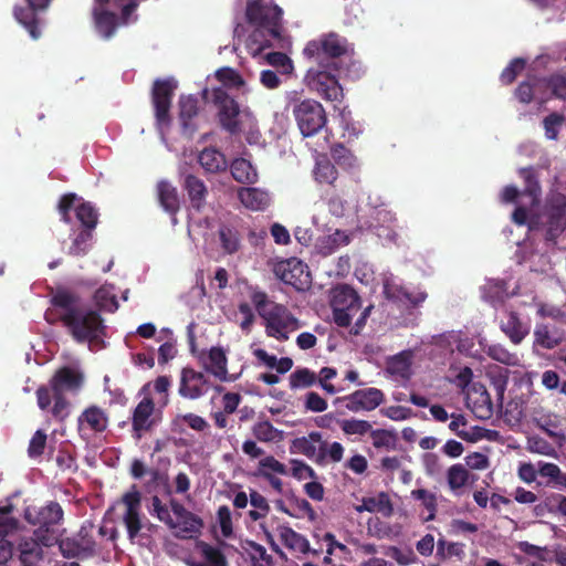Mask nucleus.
<instances>
[{"label": "nucleus", "mask_w": 566, "mask_h": 566, "mask_svg": "<svg viewBox=\"0 0 566 566\" xmlns=\"http://www.w3.org/2000/svg\"><path fill=\"white\" fill-rule=\"evenodd\" d=\"M467 407L481 420L490 419L492 416L491 397L480 384H475L467 394Z\"/></svg>", "instance_id": "23"}, {"label": "nucleus", "mask_w": 566, "mask_h": 566, "mask_svg": "<svg viewBox=\"0 0 566 566\" xmlns=\"http://www.w3.org/2000/svg\"><path fill=\"white\" fill-rule=\"evenodd\" d=\"M76 200L77 197H75V193H64L60 197L59 214L60 221L64 222V224H70V212L77 207V205H75Z\"/></svg>", "instance_id": "62"}, {"label": "nucleus", "mask_w": 566, "mask_h": 566, "mask_svg": "<svg viewBox=\"0 0 566 566\" xmlns=\"http://www.w3.org/2000/svg\"><path fill=\"white\" fill-rule=\"evenodd\" d=\"M523 69H525V60L522 57H515L505 66L504 71H502V74H500V81L504 83L505 85H510L513 82H515L516 75H518Z\"/></svg>", "instance_id": "60"}, {"label": "nucleus", "mask_w": 566, "mask_h": 566, "mask_svg": "<svg viewBox=\"0 0 566 566\" xmlns=\"http://www.w3.org/2000/svg\"><path fill=\"white\" fill-rule=\"evenodd\" d=\"M210 101L216 107V118L222 130L230 136H238L241 132L240 105L233 97L228 95L223 87L212 88Z\"/></svg>", "instance_id": "6"}, {"label": "nucleus", "mask_w": 566, "mask_h": 566, "mask_svg": "<svg viewBox=\"0 0 566 566\" xmlns=\"http://www.w3.org/2000/svg\"><path fill=\"white\" fill-rule=\"evenodd\" d=\"M266 63L279 70L283 75H289L290 72H292V61H290V57L283 52L273 51L266 54Z\"/></svg>", "instance_id": "57"}, {"label": "nucleus", "mask_w": 566, "mask_h": 566, "mask_svg": "<svg viewBox=\"0 0 566 566\" xmlns=\"http://www.w3.org/2000/svg\"><path fill=\"white\" fill-rule=\"evenodd\" d=\"M230 175L240 185H253L258 180V174L249 160L240 157L230 164Z\"/></svg>", "instance_id": "37"}, {"label": "nucleus", "mask_w": 566, "mask_h": 566, "mask_svg": "<svg viewBox=\"0 0 566 566\" xmlns=\"http://www.w3.org/2000/svg\"><path fill=\"white\" fill-rule=\"evenodd\" d=\"M382 293L386 300L398 306H405L407 308H416L426 300L424 292H411L406 286L396 283L394 280L384 281Z\"/></svg>", "instance_id": "18"}, {"label": "nucleus", "mask_w": 566, "mask_h": 566, "mask_svg": "<svg viewBox=\"0 0 566 566\" xmlns=\"http://www.w3.org/2000/svg\"><path fill=\"white\" fill-rule=\"evenodd\" d=\"M184 189L188 192L192 209L198 212L201 211L205 205V196H207V188H205L203 181L193 175H188L184 179Z\"/></svg>", "instance_id": "35"}, {"label": "nucleus", "mask_w": 566, "mask_h": 566, "mask_svg": "<svg viewBox=\"0 0 566 566\" xmlns=\"http://www.w3.org/2000/svg\"><path fill=\"white\" fill-rule=\"evenodd\" d=\"M95 306L98 311L114 313L118 308V301L114 294V286L105 284L95 291Z\"/></svg>", "instance_id": "41"}, {"label": "nucleus", "mask_w": 566, "mask_h": 566, "mask_svg": "<svg viewBox=\"0 0 566 566\" xmlns=\"http://www.w3.org/2000/svg\"><path fill=\"white\" fill-rule=\"evenodd\" d=\"M178 107L181 132H184V135L191 137L195 132L193 118L197 116V112H199L197 98L193 95H181L179 96Z\"/></svg>", "instance_id": "27"}, {"label": "nucleus", "mask_w": 566, "mask_h": 566, "mask_svg": "<svg viewBox=\"0 0 566 566\" xmlns=\"http://www.w3.org/2000/svg\"><path fill=\"white\" fill-rule=\"evenodd\" d=\"M314 384H318V379L307 368H298L289 375V387L293 390L311 388Z\"/></svg>", "instance_id": "45"}, {"label": "nucleus", "mask_w": 566, "mask_h": 566, "mask_svg": "<svg viewBox=\"0 0 566 566\" xmlns=\"http://www.w3.org/2000/svg\"><path fill=\"white\" fill-rule=\"evenodd\" d=\"M500 329L505 334V337L514 345L521 344L527 334H530V326L523 323L516 313L510 312L505 318L500 323Z\"/></svg>", "instance_id": "29"}, {"label": "nucleus", "mask_w": 566, "mask_h": 566, "mask_svg": "<svg viewBox=\"0 0 566 566\" xmlns=\"http://www.w3.org/2000/svg\"><path fill=\"white\" fill-rule=\"evenodd\" d=\"M23 2H25L24 6L13 7V19L22 24L30 38L35 41L41 36L39 28L43 24L39 15L48 10L51 0H23Z\"/></svg>", "instance_id": "12"}, {"label": "nucleus", "mask_w": 566, "mask_h": 566, "mask_svg": "<svg viewBox=\"0 0 566 566\" xmlns=\"http://www.w3.org/2000/svg\"><path fill=\"white\" fill-rule=\"evenodd\" d=\"M339 428L346 436H365L368 432L371 433V424L365 420L347 419L339 421Z\"/></svg>", "instance_id": "51"}, {"label": "nucleus", "mask_w": 566, "mask_h": 566, "mask_svg": "<svg viewBox=\"0 0 566 566\" xmlns=\"http://www.w3.org/2000/svg\"><path fill=\"white\" fill-rule=\"evenodd\" d=\"M546 88L551 90L553 96L558 99H566V75L553 74L546 80Z\"/></svg>", "instance_id": "61"}, {"label": "nucleus", "mask_w": 566, "mask_h": 566, "mask_svg": "<svg viewBox=\"0 0 566 566\" xmlns=\"http://www.w3.org/2000/svg\"><path fill=\"white\" fill-rule=\"evenodd\" d=\"M303 59L310 65L347 66L359 63L353 59V44L336 32L323 33L303 48Z\"/></svg>", "instance_id": "3"}, {"label": "nucleus", "mask_w": 566, "mask_h": 566, "mask_svg": "<svg viewBox=\"0 0 566 566\" xmlns=\"http://www.w3.org/2000/svg\"><path fill=\"white\" fill-rule=\"evenodd\" d=\"M328 443L323 440V434L318 431H312L307 436L293 439L289 446L291 454H302L303 457H314V452L318 451V446Z\"/></svg>", "instance_id": "30"}, {"label": "nucleus", "mask_w": 566, "mask_h": 566, "mask_svg": "<svg viewBox=\"0 0 566 566\" xmlns=\"http://www.w3.org/2000/svg\"><path fill=\"white\" fill-rule=\"evenodd\" d=\"M216 80L224 84L228 88L243 87V80L240 74L238 71L230 67L218 69V71H216Z\"/></svg>", "instance_id": "53"}, {"label": "nucleus", "mask_w": 566, "mask_h": 566, "mask_svg": "<svg viewBox=\"0 0 566 566\" xmlns=\"http://www.w3.org/2000/svg\"><path fill=\"white\" fill-rule=\"evenodd\" d=\"M329 154H332L334 163L346 171H355L359 167L357 157L340 143L334 144L332 149H329Z\"/></svg>", "instance_id": "42"}, {"label": "nucleus", "mask_w": 566, "mask_h": 566, "mask_svg": "<svg viewBox=\"0 0 566 566\" xmlns=\"http://www.w3.org/2000/svg\"><path fill=\"white\" fill-rule=\"evenodd\" d=\"M344 400L346 408L352 412L360 410L370 411L378 408L384 402V392L377 388H366L356 390L345 398H337L336 402Z\"/></svg>", "instance_id": "19"}, {"label": "nucleus", "mask_w": 566, "mask_h": 566, "mask_svg": "<svg viewBox=\"0 0 566 566\" xmlns=\"http://www.w3.org/2000/svg\"><path fill=\"white\" fill-rule=\"evenodd\" d=\"M218 237H220V244H222V249L227 251L228 254H233L238 252L240 248V239H238V233L229 227L220 228L218 231Z\"/></svg>", "instance_id": "54"}, {"label": "nucleus", "mask_w": 566, "mask_h": 566, "mask_svg": "<svg viewBox=\"0 0 566 566\" xmlns=\"http://www.w3.org/2000/svg\"><path fill=\"white\" fill-rule=\"evenodd\" d=\"M203 359V369L210 373V375L214 376L216 379L227 382L228 378V358L226 357V352L219 346H214L206 353Z\"/></svg>", "instance_id": "25"}, {"label": "nucleus", "mask_w": 566, "mask_h": 566, "mask_svg": "<svg viewBox=\"0 0 566 566\" xmlns=\"http://www.w3.org/2000/svg\"><path fill=\"white\" fill-rule=\"evenodd\" d=\"M520 177L524 179V196L530 198V206L535 207L539 202V182L532 167L520 168Z\"/></svg>", "instance_id": "43"}, {"label": "nucleus", "mask_w": 566, "mask_h": 566, "mask_svg": "<svg viewBox=\"0 0 566 566\" xmlns=\"http://www.w3.org/2000/svg\"><path fill=\"white\" fill-rule=\"evenodd\" d=\"M198 164L202 167L203 171L209 174H219L228 169V161L226 156L218 149L212 147L203 148L198 155Z\"/></svg>", "instance_id": "32"}, {"label": "nucleus", "mask_w": 566, "mask_h": 566, "mask_svg": "<svg viewBox=\"0 0 566 566\" xmlns=\"http://www.w3.org/2000/svg\"><path fill=\"white\" fill-rule=\"evenodd\" d=\"M252 436L260 442H273L277 437V430L270 421H261L252 426Z\"/></svg>", "instance_id": "55"}, {"label": "nucleus", "mask_w": 566, "mask_h": 566, "mask_svg": "<svg viewBox=\"0 0 566 566\" xmlns=\"http://www.w3.org/2000/svg\"><path fill=\"white\" fill-rule=\"evenodd\" d=\"M198 549H200V554H202L203 560L208 564H203L206 566H228V562L226 560V556L217 547L211 546L205 542L198 543Z\"/></svg>", "instance_id": "50"}, {"label": "nucleus", "mask_w": 566, "mask_h": 566, "mask_svg": "<svg viewBox=\"0 0 566 566\" xmlns=\"http://www.w3.org/2000/svg\"><path fill=\"white\" fill-rule=\"evenodd\" d=\"M468 470L463 464L457 463L447 469V485L455 492L467 485Z\"/></svg>", "instance_id": "46"}, {"label": "nucleus", "mask_w": 566, "mask_h": 566, "mask_svg": "<svg viewBox=\"0 0 566 566\" xmlns=\"http://www.w3.org/2000/svg\"><path fill=\"white\" fill-rule=\"evenodd\" d=\"M293 116H295L298 132L303 137H312L317 134L326 123L323 106L314 99H304L293 104Z\"/></svg>", "instance_id": "9"}, {"label": "nucleus", "mask_w": 566, "mask_h": 566, "mask_svg": "<svg viewBox=\"0 0 566 566\" xmlns=\"http://www.w3.org/2000/svg\"><path fill=\"white\" fill-rule=\"evenodd\" d=\"M239 200L244 208L251 211H264L270 203V197L265 191L252 187L240 188Z\"/></svg>", "instance_id": "34"}, {"label": "nucleus", "mask_w": 566, "mask_h": 566, "mask_svg": "<svg viewBox=\"0 0 566 566\" xmlns=\"http://www.w3.org/2000/svg\"><path fill=\"white\" fill-rule=\"evenodd\" d=\"M409 357H411L409 352H400L394 357L388 358L386 360V373L396 378L408 380L411 375V371H409V366L411 365Z\"/></svg>", "instance_id": "39"}, {"label": "nucleus", "mask_w": 566, "mask_h": 566, "mask_svg": "<svg viewBox=\"0 0 566 566\" xmlns=\"http://www.w3.org/2000/svg\"><path fill=\"white\" fill-rule=\"evenodd\" d=\"M84 385V375L77 369L71 367H60L56 374L50 379V388L54 395L64 392H77Z\"/></svg>", "instance_id": "20"}, {"label": "nucleus", "mask_w": 566, "mask_h": 566, "mask_svg": "<svg viewBox=\"0 0 566 566\" xmlns=\"http://www.w3.org/2000/svg\"><path fill=\"white\" fill-rule=\"evenodd\" d=\"M356 511L378 513L384 517H389L394 514V505L389 495L382 491L378 495L361 499V504L356 506Z\"/></svg>", "instance_id": "31"}, {"label": "nucleus", "mask_w": 566, "mask_h": 566, "mask_svg": "<svg viewBox=\"0 0 566 566\" xmlns=\"http://www.w3.org/2000/svg\"><path fill=\"white\" fill-rule=\"evenodd\" d=\"M157 201L169 216L175 217L179 212V195L177 188L167 180L157 182Z\"/></svg>", "instance_id": "33"}, {"label": "nucleus", "mask_w": 566, "mask_h": 566, "mask_svg": "<svg viewBox=\"0 0 566 566\" xmlns=\"http://www.w3.org/2000/svg\"><path fill=\"white\" fill-rule=\"evenodd\" d=\"M177 88V83L174 80H155L154 87H151V104L155 109V122L159 127H169L170 124V101L172 94Z\"/></svg>", "instance_id": "13"}, {"label": "nucleus", "mask_w": 566, "mask_h": 566, "mask_svg": "<svg viewBox=\"0 0 566 566\" xmlns=\"http://www.w3.org/2000/svg\"><path fill=\"white\" fill-rule=\"evenodd\" d=\"M205 385H207V379L203 374L190 367H184L181 376H179V397L196 400L203 396Z\"/></svg>", "instance_id": "21"}, {"label": "nucleus", "mask_w": 566, "mask_h": 566, "mask_svg": "<svg viewBox=\"0 0 566 566\" xmlns=\"http://www.w3.org/2000/svg\"><path fill=\"white\" fill-rule=\"evenodd\" d=\"M276 535H279V541H281V543H283V545H285V547L291 552L300 553L302 555H318V551L312 549L308 546V541H306L303 535L298 534L287 525L276 527Z\"/></svg>", "instance_id": "24"}, {"label": "nucleus", "mask_w": 566, "mask_h": 566, "mask_svg": "<svg viewBox=\"0 0 566 566\" xmlns=\"http://www.w3.org/2000/svg\"><path fill=\"white\" fill-rule=\"evenodd\" d=\"M48 325L66 327L72 339L93 344L104 336V322L94 310H84L80 305V295L65 286L52 290L50 307L44 312Z\"/></svg>", "instance_id": "1"}, {"label": "nucleus", "mask_w": 566, "mask_h": 566, "mask_svg": "<svg viewBox=\"0 0 566 566\" xmlns=\"http://www.w3.org/2000/svg\"><path fill=\"white\" fill-rule=\"evenodd\" d=\"M179 423L188 424V428L197 431V432H203L209 428V424L207 421H205L203 417L197 416L195 413H186V415H179L171 421V424H174V428L179 426Z\"/></svg>", "instance_id": "56"}, {"label": "nucleus", "mask_w": 566, "mask_h": 566, "mask_svg": "<svg viewBox=\"0 0 566 566\" xmlns=\"http://www.w3.org/2000/svg\"><path fill=\"white\" fill-rule=\"evenodd\" d=\"M74 214H76V220L81 222L83 229H95L97 223V212L96 209L88 202H83L76 206L74 209Z\"/></svg>", "instance_id": "49"}, {"label": "nucleus", "mask_w": 566, "mask_h": 566, "mask_svg": "<svg viewBox=\"0 0 566 566\" xmlns=\"http://www.w3.org/2000/svg\"><path fill=\"white\" fill-rule=\"evenodd\" d=\"M313 178L319 185L329 186L336 188L337 186V168L331 163L325 156L319 157L315 161V168H313Z\"/></svg>", "instance_id": "36"}, {"label": "nucleus", "mask_w": 566, "mask_h": 566, "mask_svg": "<svg viewBox=\"0 0 566 566\" xmlns=\"http://www.w3.org/2000/svg\"><path fill=\"white\" fill-rule=\"evenodd\" d=\"M95 23L98 32L103 33L105 38H109L114 34V28H116V15L109 11L96 12Z\"/></svg>", "instance_id": "52"}, {"label": "nucleus", "mask_w": 566, "mask_h": 566, "mask_svg": "<svg viewBox=\"0 0 566 566\" xmlns=\"http://www.w3.org/2000/svg\"><path fill=\"white\" fill-rule=\"evenodd\" d=\"M247 22L256 29V32H263L271 39H280L282 32V9L271 3H264L262 0L247 1L244 10Z\"/></svg>", "instance_id": "5"}, {"label": "nucleus", "mask_w": 566, "mask_h": 566, "mask_svg": "<svg viewBox=\"0 0 566 566\" xmlns=\"http://www.w3.org/2000/svg\"><path fill=\"white\" fill-rule=\"evenodd\" d=\"M371 446L376 449H394L396 446V436L385 429L371 430Z\"/></svg>", "instance_id": "58"}, {"label": "nucleus", "mask_w": 566, "mask_h": 566, "mask_svg": "<svg viewBox=\"0 0 566 566\" xmlns=\"http://www.w3.org/2000/svg\"><path fill=\"white\" fill-rule=\"evenodd\" d=\"M45 546L34 541H20L18 543V553H20V560L23 566L35 565L43 557V549Z\"/></svg>", "instance_id": "40"}, {"label": "nucleus", "mask_w": 566, "mask_h": 566, "mask_svg": "<svg viewBox=\"0 0 566 566\" xmlns=\"http://www.w3.org/2000/svg\"><path fill=\"white\" fill-rule=\"evenodd\" d=\"M94 229L83 228L74 239H72L71 248H69V254L73 256H81L90 249V241H92V232Z\"/></svg>", "instance_id": "48"}, {"label": "nucleus", "mask_w": 566, "mask_h": 566, "mask_svg": "<svg viewBox=\"0 0 566 566\" xmlns=\"http://www.w3.org/2000/svg\"><path fill=\"white\" fill-rule=\"evenodd\" d=\"M76 426H78V432L88 431L101 434L107 429L106 411L96 405H91L76 418Z\"/></svg>", "instance_id": "22"}, {"label": "nucleus", "mask_w": 566, "mask_h": 566, "mask_svg": "<svg viewBox=\"0 0 566 566\" xmlns=\"http://www.w3.org/2000/svg\"><path fill=\"white\" fill-rule=\"evenodd\" d=\"M155 401L151 397L145 396L130 413V430H133V438L140 439L143 434L153 430L156 426L155 417Z\"/></svg>", "instance_id": "17"}, {"label": "nucleus", "mask_w": 566, "mask_h": 566, "mask_svg": "<svg viewBox=\"0 0 566 566\" xmlns=\"http://www.w3.org/2000/svg\"><path fill=\"white\" fill-rule=\"evenodd\" d=\"M329 305H332V313H334V323L339 327H348L350 318L361 307L359 295L346 284H339L332 290Z\"/></svg>", "instance_id": "8"}, {"label": "nucleus", "mask_w": 566, "mask_h": 566, "mask_svg": "<svg viewBox=\"0 0 566 566\" xmlns=\"http://www.w3.org/2000/svg\"><path fill=\"white\" fill-rule=\"evenodd\" d=\"M291 475L298 481L305 479H316L313 468L300 460H291Z\"/></svg>", "instance_id": "64"}, {"label": "nucleus", "mask_w": 566, "mask_h": 566, "mask_svg": "<svg viewBox=\"0 0 566 566\" xmlns=\"http://www.w3.org/2000/svg\"><path fill=\"white\" fill-rule=\"evenodd\" d=\"M23 518L34 527H54L63 521V510H61L60 503L50 501L41 507L25 509Z\"/></svg>", "instance_id": "16"}, {"label": "nucleus", "mask_w": 566, "mask_h": 566, "mask_svg": "<svg viewBox=\"0 0 566 566\" xmlns=\"http://www.w3.org/2000/svg\"><path fill=\"white\" fill-rule=\"evenodd\" d=\"M12 504L0 506V562L7 560L11 556V543L3 539L17 530V520L11 516Z\"/></svg>", "instance_id": "26"}, {"label": "nucleus", "mask_w": 566, "mask_h": 566, "mask_svg": "<svg viewBox=\"0 0 566 566\" xmlns=\"http://www.w3.org/2000/svg\"><path fill=\"white\" fill-rule=\"evenodd\" d=\"M251 302L256 314L264 319L266 336L285 342L289 339V332L298 328V319L289 312L286 306L271 302L263 291L252 290Z\"/></svg>", "instance_id": "4"}, {"label": "nucleus", "mask_w": 566, "mask_h": 566, "mask_svg": "<svg viewBox=\"0 0 566 566\" xmlns=\"http://www.w3.org/2000/svg\"><path fill=\"white\" fill-rule=\"evenodd\" d=\"M317 465H325L328 463H338L343 459V446L338 442L322 443L319 450L315 451L314 457H305Z\"/></svg>", "instance_id": "38"}, {"label": "nucleus", "mask_w": 566, "mask_h": 566, "mask_svg": "<svg viewBox=\"0 0 566 566\" xmlns=\"http://www.w3.org/2000/svg\"><path fill=\"white\" fill-rule=\"evenodd\" d=\"M274 276L283 284L297 292H304L311 286V273L308 266L296 258L281 260L274 264Z\"/></svg>", "instance_id": "10"}, {"label": "nucleus", "mask_w": 566, "mask_h": 566, "mask_svg": "<svg viewBox=\"0 0 566 566\" xmlns=\"http://www.w3.org/2000/svg\"><path fill=\"white\" fill-rule=\"evenodd\" d=\"M564 340V332L556 326L538 324L534 328V345L545 350H553Z\"/></svg>", "instance_id": "28"}, {"label": "nucleus", "mask_w": 566, "mask_h": 566, "mask_svg": "<svg viewBox=\"0 0 566 566\" xmlns=\"http://www.w3.org/2000/svg\"><path fill=\"white\" fill-rule=\"evenodd\" d=\"M45 441H48L45 432L43 430H35L32 440H30V444H28V457L32 459L41 457L43 450H45Z\"/></svg>", "instance_id": "63"}, {"label": "nucleus", "mask_w": 566, "mask_h": 566, "mask_svg": "<svg viewBox=\"0 0 566 566\" xmlns=\"http://www.w3.org/2000/svg\"><path fill=\"white\" fill-rule=\"evenodd\" d=\"M363 71L359 63H349L347 66L310 65L303 83L325 102L343 101V87L338 84V77H348L356 81L361 77Z\"/></svg>", "instance_id": "2"}, {"label": "nucleus", "mask_w": 566, "mask_h": 566, "mask_svg": "<svg viewBox=\"0 0 566 566\" xmlns=\"http://www.w3.org/2000/svg\"><path fill=\"white\" fill-rule=\"evenodd\" d=\"M169 507H171V514L176 517L171 518V522L161 521V523L166 524L169 530L174 531V536H176V538L190 539L201 535V530H203V520H201L200 516L187 510L175 499L169 500Z\"/></svg>", "instance_id": "7"}, {"label": "nucleus", "mask_w": 566, "mask_h": 566, "mask_svg": "<svg viewBox=\"0 0 566 566\" xmlns=\"http://www.w3.org/2000/svg\"><path fill=\"white\" fill-rule=\"evenodd\" d=\"M120 502L125 505V514H123V524L127 528L129 541L134 542L140 534V492L136 486H130L127 493L120 496Z\"/></svg>", "instance_id": "15"}, {"label": "nucleus", "mask_w": 566, "mask_h": 566, "mask_svg": "<svg viewBox=\"0 0 566 566\" xmlns=\"http://www.w3.org/2000/svg\"><path fill=\"white\" fill-rule=\"evenodd\" d=\"M485 355H488L491 360H495L505 366L515 367L518 365V357H516V354L509 352L505 346L501 344H491L485 347Z\"/></svg>", "instance_id": "44"}, {"label": "nucleus", "mask_w": 566, "mask_h": 566, "mask_svg": "<svg viewBox=\"0 0 566 566\" xmlns=\"http://www.w3.org/2000/svg\"><path fill=\"white\" fill-rule=\"evenodd\" d=\"M544 216H546V234H544V239L554 243L565 229L564 195L553 193L548 197V200H546V208H544Z\"/></svg>", "instance_id": "14"}, {"label": "nucleus", "mask_w": 566, "mask_h": 566, "mask_svg": "<svg viewBox=\"0 0 566 566\" xmlns=\"http://www.w3.org/2000/svg\"><path fill=\"white\" fill-rule=\"evenodd\" d=\"M92 522H84L76 537H64L59 541L60 554L64 558L92 557L96 553V543L92 537Z\"/></svg>", "instance_id": "11"}, {"label": "nucleus", "mask_w": 566, "mask_h": 566, "mask_svg": "<svg viewBox=\"0 0 566 566\" xmlns=\"http://www.w3.org/2000/svg\"><path fill=\"white\" fill-rule=\"evenodd\" d=\"M562 123H564V116L557 113L544 117L542 126H544V135H546L548 140H555L557 138Z\"/></svg>", "instance_id": "59"}, {"label": "nucleus", "mask_w": 566, "mask_h": 566, "mask_svg": "<svg viewBox=\"0 0 566 566\" xmlns=\"http://www.w3.org/2000/svg\"><path fill=\"white\" fill-rule=\"evenodd\" d=\"M410 497L415 501H419L422 507L429 512V515L424 517V522L433 521L436 516V495L426 489H415L410 491Z\"/></svg>", "instance_id": "47"}]
</instances>
